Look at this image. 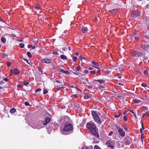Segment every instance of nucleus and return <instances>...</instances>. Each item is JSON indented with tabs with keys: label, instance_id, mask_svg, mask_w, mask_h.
I'll return each instance as SVG.
<instances>
[{
	"label": "nucleus",
	"instance_id": "obj_54",
	"mask_svg": "<svg viewBox=\"0 0 149 149\" xmlns=\"http://www.w3.org/2000/svg\"><path fill=\"white\" fill-rule=\"evenodd\" d=\"M41 91V89L40 88H38L35 91V93H37L39 91Z\"/></svg>",
	"mask_w": 149,
	"mask_h": 149
},
{
	"label": "nucleus",
	"instance_id": "obj_32",
	"mask_svg": "<svg viewBox=\"0 0 149 149\" xmlns=\"http://www.w3.org/2000/svg\"><path fill=\"white\" fill-rule=\"evenodd\" d=\"M54 82H56L59 84H62L61 82L60 81L56 79L54 80Z\"/></svg>",
	"mask_w": 149,
	"mask_h": 149
},
{
	"label": "nucleus",
	"instance_id": "obj_60",
	"mask_svg": "<svg viewBox=\"0 0 149 149\" xmlns=\"http://www.w3.org/2000/svg\"><path fill=\"white\" fill-rule=\"evenodd\" d=\"M123 120L125 121H127V117L126 116H124L123 117Z\"/></svg>",
	"mask_w": 149,
	"mask_h": 149
},
{
	"label": "nucleus",
	"instance_id": "obj_12",
	"mask_svg": "<svg viewBox=\"0 0 149 149\" xmlns=\"http://www.w3.org/2000/svg\"><path fill=\"white\" fill-rule=\"evenodd\" d=\"M118 132L120 135L124 137L125 135V132L124 130L120 128H119L118 129Z\"/></svg>",
	"mask_w": 149,
	"mask_h": 149
},
{
	"label": "nucleus",
	"instance_id": "obj_56",
	"mask_svg": "<svg viewBox=\"0 0 149 149\" xmlns=\"http://www.w3.org/2000/svg\"><path fill=\"white\" fill-rule=\"evenodd\" d=\"M2 78L4 81H5L6 82H7L8 81V79L6 77H3Z\"/></svg>",
	"mask_w": 149,
	"mask_h": 149
},
{
	"label": "nucleus",
	"instance_id": "obj_34",
	"mask_svg": "<svg viewBox=\"0 0 149 149\" xmlns=\"http://www.w3.org/2000/svg\"><path fill=\"white\" fill-rule=\"evenodd\" d=\"M106 118V116L104 114H103L102 116V118L101 119L102 120H105Z\"/></svg>",
	"mask_w": 149,
	"mask_h": 149
},
{
	"label": "nucleus",
	"instance_id": "obj_1",
	"mask_svg": "<svg viewBox=\"0 0 149 149\" xmlns=\"http://www.w3.org/2000/svg\"><path fill=\"white\" fill-rule=\"evenodd\" d=\"M73 129L72 124L69 123H65L62 131V133L66 135L67 134L66 133V132H72Z\"/></svg>",
	"mask_w": 149,
	"mask_h": 149
},
{
	"label": "nucleus",
	"instance_id": "obj_11",
	"mask_svg": "<svg viewBox=\"0 0 149 149\" xmlns=\"http://www.w3.org/2000/svg\"><path fill=\"white\" fill-rule=\"evenodd\" d=\"M141 48L143 50L145 51H148L149 48V45H142L141 46Z\"/></svg>",
	"mask_w": 149,
	"mask_h": 149
},
{
	"label": "nucleus",
	"instance_id": "obj_64",
	"mask_svg": "<svg viewBox=\"0 0 149 149\" xmlns=\"http://www.w3.org/2000/svg\"><path fill=\"white\" fill-rule=\"evenodd\" d=\"M113 132L112 131H111L109 133V134H108L109 136H111V135L113 134Z\"/></svg>",
	"mask_w": 149,
	"mask_h": 149
},
{
	"label": "nucleus",
	"instance_id": "obj_62",
	"mask_svg": "<svg viewBox=\"0 0 149 149\" xmlns=\"http://www.w3.org/2000/svg\"><path fill=\"white\" fill-rule=\"evenodd\" d=\"M145 37L146 38L149 39V34L146 35L145 36Z\"/></svg>",
	"mask_w": 149,
	"mask_h": 149
},
{
	"label": "nucleus",
	"instance_id": "obj_45",
	"mask_svg": "<svg viewBox=\"0 0 149 149\" xmlns=\"http://www.w3.org/2000/svg\"><path fill=\"white\" fill-rule=\"evenodd\" d=\"M129 111L132 112V113H133V114L134 115V116L136 118H137V117L136 116V115L135 114V113H134V112L132 110H130L129 109Z\"/></svg>",
	"mask_w": 149,
	"mask_h": 149
},
{
	"label": "nucleus",
	"instance_id": "obj_49",
	"mask_svg": "<svg viewBox=\"0 0 149 149\" xmlns=\"http://www.w3.org/2000/svg\"><path fill=\"white\" fill-rule=\"evenodd\" d=\"M22 59L24 60L25 61H26L28 64H29V61L28 60H27V59H26V58H22Z\"/></svg>",
	"mask_w": 149,
	"mask_h": 149
},
{
	"label": "nucleus",
	"instance_id": "obj_26",
	"mask_svg": "<svg viewBox=\"0 0 149 149\" xmlns=\"http://www.w3.org/2000/svg\"><path fill=\"white\" fill-rule=\"evenodd\" d=\"M142 116L143 118H144L146 116H149V112H146L145 113L142 114Z\"/></svg>",
	"mask_w": 149,
	"mask_h": 149
},
{
	"label": "nucleus",
	"instance_id": "obj_7",
	"mask_svg": "<svg viewBox=\"0 0 149 149\" xmlns=\"http://www.w3.org/2000/svg\"><path fill=\"white\" fill-rule=\"evenodd\" d=\"M114 142V141H108L106 143V144L108 146V147L112 149H113L114 146L113 144Z\"/></svg>",
	"mask_w": 149,
	"mask_h": 149
},
{
	"label": "nucleus",
	"instance_id": "obj_59",
	"mask_svg": "<svg viewBox=\"0 0 149 149\" xmlns=\"http://www.w3.org/2000/svg\"><path fill=\"white\" fill-rule=\"evenodd\" d=\"M53 54L54 55H58V53L55 51H54V52H53Z\"/></svg>",
	"mask_w": 149,
	"mask_h": 149
},
{
	"label": "nucleus",
	"instance_id": "obj_18",
	"mask_svg": "<svg viewBox=\"0 0 149 149\" xmlns=\"http://www.w3.org/2000/svg\"><path fill=\"white\" fill-rule=\"evenodd\" d=\"M13 72L15 75H18L20 74L19 70H18L17 68H15Z\"/></svg>",
	"mask_w": 149,
	"mask_h": 149
},
{
	"label": "nucleus",
	"instance_id": "obj_61",
	"mask_svg": "<svg viewBox=\"0 0 149 149\" xmlns=\"http://www.w3.org/2000/svg\"><path fill=\"white\" fill-rule=\"evenodd\" d=\"M7 65L9 67L11 65V63L8 62H7Z\"/></svg>",
	"mask_w": 149,
	"mask_h": 149
},
{
	"label": "nucleus",
	"instance_id": "obj_36",
	"mask_svg": "<svg viewBox=\"0 0 149 149\" xmlns=\"http://www.w3.org/2000/svg\"><path fill=\"white\" fill-rule=\"evenodd\" d=\"M146 24L148 25H149V17H147L146 19Z\"/></svg>",
	"mask_w": 149,
	"mask_h": 149
},
{
	"label": "nucleus",
	"instance_id": "obj_10",
	"mask_svg": "<svg viewBox=\"0 0 149 149\" xmlns=\"http://www.w3.org/2000/svg\"><path fill=\"white\" fill-rule=\"evenodd\" d=\"M41 61L42 62L46 63H52L51 60L49 58L42 59Z\"/></svg>",
	"mask_w": 149,
	"mask_h": 149
},
{
	"label": "nucleus",
	"instance_id": "obj_37",
	"mask_svg": "<svg viewBox=\"0 0 149 149\" xmlns=\"http://www.w3.org/2000/svg\"><path fill=\"white\" fill-rule=\"evenodd\" d=\"M19 47L22 48H23L24 47V44L20 43L19 45Z\"/></svg>",
	"mask_w": 149,
	"mask_h": 149
},
{
	"label": "nucleus",
	"instance_id": "obj_16",
	"mask_svg": "<svg viewBox=\"0 0 149 149\" xmlns=\"http://www.w3.org/2000/svg\"><path fill=\"white\" fill-rule=\"evenodd\" d=\"M79 57L83 63H86V60L85 58L83 57L82 56L80 55Z\"/></svg>",
	"mask_w": 149,
	"mask_h": 149
},
{
	"label": "nucleus",
	"instance_id": "obj_39",
	"mask_svg": "<svg viewBox=\"0 0 149 149\" xmlns=\"http://www.w3.org/2000/svg\"><path fill=\"white\" fill-rule=\"evenodd\" d=\"M98 88L100 89H104L105 88L102 85H100Z\"/></svg>",
	"mask_w": 149,
	"mask_h": 149
},
{
	"label": "nucleus",
	"instance_id": "obj_50",
	"mask_svg": "<svg viewBox=\"0 0 149 149\" xmlns=\"http://www.w3.org/2000/svg\"><path fill=\"white\" fill-rule=\"evenodd\" d=\"M121 73H118L117 76L120 79L121 78Z\"/></svg>",
	"mask_w": 149,
	"mask_h": 149
},
{
	"label": "nucleus",
	"instance_id": "obj_28",
	"mask_svg": "<svg viewBox=\"0 0 149 149\" xmlns=\"http://www.w3.org/2000/svg\"><path fill=\"white\" fill-rule=\"evenodd\" d=\"M60 58L61 59L63 60H66L67 59V57L63 55H61L60 56Z\"/></svg>",
	"mask_w": 149,
	"mask_h": 149
},
{
	"label": "nucleus",
	"instance_id": "obj_29",
	"mask_svg": "<svg viewBox=\"0 0 149 149\" xmlns=\"http://www.w3.org/2000/svg\"><path fill=\"white\" fill-rule=\"evenodd\" d=\"M92 66L93 67H94V68H96L97 69H99L100 68H98V67H97L95 66H94V65H92ZM97 73L98 74L100 75V73H101V72H100V70L99 69H98V70H97Z\"/></svg>",
	"mask_w": 149,
	"mask_h": 149
},
{
	"label": "nucleus",
	"instance_id": "obj_63",
	"mask_svg": "<svg viewBox=\"0 0 149 149\" xmlns=\"http://www.w3.org/2000/svg\"><path fill=\"white\" fill-rule=\"evenodd\" d=\"M84 72L85 74H87L88 73V71L87 70H84Z\"/></svg>",
	"mask_w": 149,
	"mask_h": 149
},
{
	"label": "nucleus",
	"instance_id": "obj_13",
	"mask_svg": "<svg viewBox=\"0 0 149 149\" xmlns=\"http://www.w3.org/2000/svg\"><path fill=\"white\" fill-rule=\"evenodd\" d=\"M51 118H49L48 117H47L45 120V122L43 123V125H45L48 124L49 122L50 121Z\"/></svg>",
	"mask_w": 149,
	"mask_h": 149
},
{
	"label": "nucleus",
	"instance_id": "obj_20",
	"mask_svg": "<svg viewBox=\"0 0 149 149\" xmlns=\"http://www.w3.org/2000/svg\"><path fill=\"white\" fill-rule=\"evenodd\" d=\"M82 32L83 33H84L88 31V29L86 27H82L81 29Z\"/></svg>",
	"mask_w": 149,
	"mask_h": 149
},
{
	"label": "nucleus",
	"instance_id": "obj_58",
	"mask_svg": "<svg viewBox=\"0 0 149 149\" xmlns=\"http://www.w3.org/2000/svg\"><path fill=\"white\" fill-rule=\"evenodd\" d=\"M24 104L26 106H28L29 105V103L27 101H26L24 102Z\"/></svg>",
	"mask_w": 149,
	"mask_h": 149
},
{
	"label": "nucleus",
	"instance_id": "obj_33",
	"mask_svg": "<svg viewBox=\"0 0 149 149\" xmlns=\"http://www.w3.org/2000/svg\"><path fill=\"white\" fill-rule=\"evenodd\" d=\"M26 54L29 58H31L32 57V55L29 52H27Z\"/></svg>",
	"mask_w": 149,
	"mask_h": 149
},
{
	"label": "nucleus",
	"instance_id": "obj_3",
	"mask_svg": "<svg viewBox=\"0 0 149 149\" xmlns=\"http://www.w3.org/2000/svg\"><path fill=\"white\" fill-rule=\"evenodd\" d=\"M86 127L90 130V132L96 130V126L92 122H90L87 123L86 125Z\"/></svg>",
	"mask_w": 149,
	"mask_h": 149
},
{
	"label": "nucleus",
	"instance_id": "obj_4",
	"mask_svg": "<svg viewBox=\"0 0 149 149\" xmlns=\"http://www.w3.org/2000/svg\"><path fill=\"white\" fill-rule=\"evenodd\" d=\"M132 55L134 56L139 57L144 55V53L139 51H135L132 53Z\"/></svg>",
	"mask_w": 149,
	"mask_h": 149
},
{
	"label": "nucleus",
	"instance_id": "obj_14",
	"mask_svg": "<svg viewBox=\"0 0 149 149\" xmlns=\"http://www.w3.org/2000/svg\"><path fill=\"white\" fill-rule=\"evenodd\" d=\"M68 86L69 87L71 88H74L76 89V90L77 91H79L80 92L81 91L78 88H77L76 87H75L74 86L72 83H70L68 84Z\"/></svg>",
	"mask_w": 149,
	"mask_h": 149
},
{
	"label": "nucleus",
	"instance_id": "obj_27",
	"mask_svg": "<svg viewBox=\"0 0 149 149\" xmlns=\"http://www.w3.org/2000/svg\"><path fill=\"white\" fill-rule=\"evenodd\" d=\"M38 73L39 75H41L42 73V70L41 69V68H40L39 67H38Z\"/></svg>",
	"mask_w": 149,
	"mask_h": 149
},
{
	"label": "nucleus",
	"instance_id": "obj_57",
	"mask_svg": "<svg viewBox=\"0 0 149 149\" xmlns=\"http://www.w3.org/2000/svg\"><path fill=\"white\" fill-rule=\"evenodd\" d=\"M81 149H88V147L86 146H83Z\"/></svg>",
	"mask_w": 149,
	"mask_h": 149
},
{
	"label": "nucleus",
	"instance_id": "obj_35",
	"mask_svg": "<svg viewBox=\"0 0 149 149\" xmlns=\"http://www.w3.org/2000/svg\"><path fill=\"white\" fill-rule=\"evenodd\" d=\"M58 71L59 72L64 73L65 70L62 69L61 68H59L58 69Z\"/></svg>",
	"mask_w": 149,
	"mask_h": 149
},
{
	"label": "nucleus",
	"instance_id": "obj_38",
	"mask_svg": "<svg viewBox=\"0 0 149 149\" xmlns=\"http://www.w3.org/2000/svg\"><path fill=\"white\" fill-rule=\"evenodd\" d=\"M81 68L79 66L77 67L76 68L75 70H74V71H79L80 69Z\"/></svg>",
	"mask_w": 149,
	"mask_h": 149
},
{
	"label": "nucleus",
	"instance_id": "obj_9",
	"mask_svg": "<svg viewBox=\"0 0 149 149\" xmlns=\"http://www.w3.org/2000/svg\"><path fill=\"white\" fill-rule=\"evenodd\" d=\"M91 132L95 138H98L99 136L97 132L96 131V130H94L92 131Z\"/></svg>",
	"mask_w": 149,
	"mask_h": 149
},
{
	"label": "nucleus",
	"instance_id": "obj_31",
	"mask_svg": "<svg viewBox=\"0 0 149 149\" xmlns=\"http://www.w3.org/2000/svg\"><path fill=\"white\" fill-rule=\"evenodd\" d=\"M34 8L38 10L40 9V6L38 5H37L35 6Z\"/></svg>",
	"mask_w": 149,
	"mask_h": 149
},
{
	"label": "nucleus",
	"instance_id": "obj_19",
	"mask_svg": "<svg viewBox=\"0 0 149 149\" xmlns=\"http://www.w3.org/2000/svg\"><path fill=\"white\" fill-rule=\"evenodd\" d=\"M123 96V94L122 93H117V94H115V96L120 99Z\"/></svg>",
	"mask_w": 149,
	"mask_h": 149
},
{
	"label": "nucleus",
	"instance_id": "obj_8",
	"mask_svg": "<svg viewBox=\"0 0 149 149\" xmlns=\"http://www.w3.org/2000/svg\"><path fill=\"white\" fill-rule=\"evenodd\" d=\"M73 106L74 107V109L77 108L79 109V110L80 111H81V106L78 103H74L73 104Z\"/></svg>",
	"mask_w": 149,
	"mask_h": 149
},
{
	"label": "nucleus",
	"instance_id": "obj_2",
	"mask_svg": "<svg viewBox=\"0 0 149 149\" xmlns=\"http://www.w3.org/2000/svg\"><path fill=\"white\" fill-rule=\"evenodd\" d=\"M91 112L95 121L99 124H101V121L100 120L98 114L96 112L93 111H91Z\"/></svg>",
	"mask_w": 149,
	"mask_h": 149
},
{
	"label": "nucleus",
	"instance_id": "obj_24",
	"mask_svg": "<svg viewBox=\"0 0 149 149\" xmlns=\"http://www.w3.org/2000/svg\"><path fill=\"white\" fill-rule=\"evenodd\" d=\"M95 81H98L100 84L104 83L105 82V81L102 79H100V80H95Z\"/></svg>",
	"mask_w": 149,
	"mask_h": 149
},
{
	"label": "nucleus",
	"instance_id": "obj_48",
	"mask_svg": "<svg viewBox=\"0 0 149 149\" xmlns=\"http://www.w3.org/2000/svg\"><path fill=\"white\" fill-rule=\"evenodd\" d=\"M144 74L145 75H148V70H145L143 72Z\"/></svg>",
	"mask_w": 149,
	"mask_h": 149
},
{
	"label": "nucleus",
	"instance_id": "obj_44",
	"mask_svg": "<svg viewBox=\"0 0 149 149\" xmlns=\"http://www.w3.org/2000/svg\"><path fill=\"white\" fill-rule=\"evenodd\" d=\"M64 88V87H57L56 88V89L58 91L60 90L61 89H63Z\"/></svg>",
	"mask_w": 149,
	"mask_h": 149
},
{
	"label": "nucleus",
	"instance_id": "obj_42",
	"mask_svg": "<svg viewBox=\"0 0 149 149\" xmlns=\"http://www.w3.org/2000/svg\"><path fill=\"white\" fill-rule=\"evenodd\" d=\"M94 149H101L98 146L96 145L94 147Z\"/></svg>",
	"mask_w": 149,
	"mask_h": 149
},
{
	"label": "nucleus",
	"instance_id": "obj_15",
	"mask_svg": "<svg viewBox=\"0 0 149 149\" xmlns=\"http://www.w3.org/2000/svg\"><path fill=\"white\" fill-rule=\"evenodd\" d=\"M91 95L88 93H86L84 96V98L85 99H87L91 97Z\"/></svg>",
	"mask_w": 149,
	"mask_h": 149
},
{
	"label": "nucleus",
	"instance_id": "obj_55",
	"mask_svg": "<svg viewBox=\"0 0 149 149\" xmlns=\"http://www.w3.org/2000/svg\"><path fill=\"white\" fill-rule=\"evenodd\" d=\"M77 58V57L75 56H74L72 57V60L74 61H76Z\"/></svg>",
	"mask_w": 149,
	"mask_h": 149
},
{
	"label": "nucleus",
	"instance_id": "obj_25",
	"mask_svg": "<svg viewBox=\"0 0 149 149\" xmlns=\"http://www.w3.org/2000/svg\"><path fill=\"white\" fill-rule=\"evenodd\" d=\"M118 10L117 9H114L113 10H111L110 11V12L112 13H115L118 12Z\"/></svg>",
	"mask_w": 149,
	"mask_h": 149
},
{
	"label": "nucleus",
	"instance_id": "obj_6",
	"mask_svg": "<svg viewBox=\"0 0 149 149\" xmlns=\"http://www.w3.org/2000/svg\"><path fill=\"white\" fill-rule=\"evenodd\" d=\"M124 140L125 142V144L126 145L130 144L132 142V139L129 136L126 137Z\"/></svg>",
	"mask_w": 149,
	"mask_h": 149
},
{
	"label": "nucleus",
	"instance_id": "obj_43",
	"mask_svg": "<svg viewBox=\"0 0 149 149\" xmlns=\"http://www.w3.org/2000/svg\"><path fill=\"white\" fill-rule=\"evenodd\" d=\"M23 83H24V85L25 86H27V85L29 84V83L28 82V81H24L23 82Z\"/></svg>",
	"mask_w": 149,
	"mask_h": 149
},
{
	"label": "nucleus",
	"instance_id": "obj_5",
	"mask_svg": "<svg viewBox=\"0 0 149 149\" xmlns=\"http://www.w3.org/2000/svg\"><path fill=\"white\" fill-rule=\"evenodd\" d=\"M141 13L138 10H134L131 13V15L132 17H136L139 16L141 15Z\"/></svg>",
	"mask_w": 149,
	"mask_h": 149
},
{
	"label": "nucleus",
	"instance_id": "obj_21",
	"mask_svg": "<svg viewBox=\"0 0 149 149\" xmlns=\"http://www.w3.org/2000/svg\"><path fill=\"white\" fill-rule=\"evenodd\" d=\"M136 35L134 36L135 40L136 41H138L140 40V36L139 35Z\"/></svg>",
	"mask_w": 149,
	"mask_h": 149
},
{
	"label": "nucleus",
	"instance_id": "obj_17",
	"mask_svg": "<svg viewBox=\"0 0 149 149\" xmlns=\"http://www.w3.org/2000/svg\"><path fill=\"white\" fill-rule=\"evenodd\" d=\"M35 80L37 82L41 81V77L40 76L38 75H36Z\"/></svg>",
	"mask_w": 149,
	"mask_h": 149
},
{
	"label": "nucleus",
	"instance_id": "obj_22",
	"mask_svg": "<svg viewBox=\"0 0 149 149\" xmlns=\"http://www.w3.org/2000/svg\"><path fill=\"white\" fill-rule=\"evenodd\" d=\"M91 63L93 64L94 65L96 66H99V64L98 63H97L95 62L94 61H92L91 62Z\"/></svg>",
	"mask_w": 149,
	"mask_h": 149
},
{
	"label": "nucleus",
	"instance_id": "obj_53",
	"mask_svg": "<svg viewBox=\"0 0 149 149\" xmlns=\"http://www.w3.org/2000/svg\"><path fill=\"white\" fill-rule=\"evenodd\" d=\"M144 138V135L143 134H141V140L142 142L143 141Z\"/></svg>",
	"mask_w": 149,
	"mask_h": 149
},
{
	"label": "nucleus",
	"instance_id": "obj_47",
	"mask_svg": "<svg viewBox=\"0 0 149 149\" xmlns=\"http://www.w3.org/2000/svg\"><path fill=\"white\" fill-rule=\"evenodd\" d=\"M70 75L71 74L70 72H69L67 71H64V73Z\"/></svg>",
	"mask_w": 149,
	"mask_h": 149
},
{
	"label": "nucleus",
	"instance_id": "obj_30",
	"mask_svg": "<svg viewBox=\"0 0 149 149\" xmlns=\"http://www.w3.org/2000/svg\"><path fill=\"white\" fill-rule=\"evenodd\" d=\"M1 41L4 43H5L6 41V38L3 37H2L1 39Z\"/></svg>",
	"mask_w": 149,
	"mask_h": 149
},
{
	"label": "nucleus",
	"instance_id": "obj_52",
	"mask_svg": "<svg viewBox=\"0 0 149 149\" xmlns=\"http://www.w3.org/2000/svg\"><path fill=\"white\" fill-rule=\"evenodd\" d=\"M96 71L95 70H92L90 71V73L92 74H95Z\"/></svg>",
	"mask_w": 149,
	"mask_h": 149
},
{
	"label": "nucleus",
	"instance_id": "obj_46",
	"mask_svg": "<svg viewBox=\"0 0 149 149\" xmlns=\"http://www.w3.org/2000/svg\"><path fill=\"white\" fill-rule=\"evenodd\" d=\"M142 108H143V111H145L146 110H148V108L146 107L143 106L142 107Z\"/></svg>",
	"mask_w": 149,
	"mask_h": 149
},
{
	"label": "nucleus",
	"instance_id": "obj_40",
	"mask_svg": "<svg viewBox=\"0 0 149 149\" xmlns=\"http://www.w3.org/2000/svg\"><path fill=\"white\" fill-rule=\"evenodd\" d=\"M48 92V91L46 89H44L43 90V94L44 95L46 94Z\"/></svg>",
	"mask_w": 149,
	"mask_h": 149
},
{
	"label": "nucleus",
	"instance_id": "obj_41",
	"mask_svg": "<svg viewBox=\"0 0 149 149\" xmlns=\"http://www.w3.org/2000/svg\"><path fill=\"white\" fill-rule=\"evenodd\" d=\"M134 102L135 103H139L140 102H141V101L139 100L135 99L134 100Z\"/></svg>",
	"mask_w": 149,
	"mask_h": 149
},
{
	"label": "nucleus",
	"instance_id": "obj_51",
	"mask_svg": "<svg viewBox=\"0 0 149 149\" xmlns=\"http://www.w3.org/2000/svg\"><path fill=\"white\" fill-rule=\"evenodd\" d=\"M141 86L143 87H146L147 85L145 83H142L141 84Z\"/></svg>",
	"mask_w": 149,
	"mask_h": 149
},
{
	"label": "nucleus",
	"instance_id": "obj_23",
	"mask_svg": "<svg viewBox=\"0 0 149 149\" xmlns=\"http://www.w3.org/2000/svg\"><path fill=\"white\" fill-rule=\"evenodd\" d=\"M16 112V109L15 108H13L11 109L10 110V112L11 113H13Z\"/></svg>",
	"mask_w": 149,
	"mask_h": 149
}]
</instances>
